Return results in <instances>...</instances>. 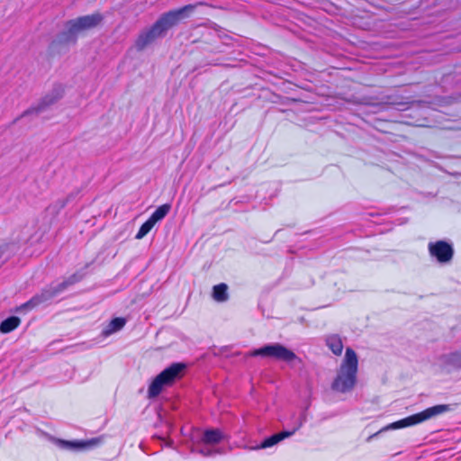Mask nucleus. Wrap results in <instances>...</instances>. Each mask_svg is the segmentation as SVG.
<instances>
[{"label":"nucleus","mask_w":461,"mask_h":461,"mask_svg":"<svg viewBox=\"0 0 461 461\" xmlns=\"http://www.w3.org/2000/svg\"><path fill=\"white\" fill-rule=\"evenodd\" d=\"M456 404H438L429 407L424 411L403 418L400 420L391 423L387 429H398L421 423L435 416L440 415L445 412L452 411L455 410Z\"/></svg>","instance_id":"20e7f679"},{"label":"nucleus","mask_w":461,"mask_h":461,"mask_svg":"<svg viewBox=\"0 0 461 461\" xmlns=\"http://www.w3.org/2000/svg\"><path fill=\"white\" fill-rule=\"evenodd\" d=\"M326 346L336 356H340L343 350V343L340 337L337 334H331L326 337Z\"/></svg>","instance_id":"4468645a"},{"label":"nucleus","mask_w":461,"mask_h":461,"mask_svg":"<svg viewBox=\"0 0 461 461\" xmlns=\"http://www.w3.org/2000/svg\"><path fill=\"white\" fill-rule=\"evenodd\" d=\"M430 254L437 258L439 262H447L451 259L453 250L450 245L444 241H438L436 243L429 244Z\"/></svg>","instance_id":"9d476101"},{"label":"nucleus","mask_w":461,"mask_h":461,"mask_svg":"<svg viewBox=\"0 0 461 461\" xmlns=\"http://www.w3.org/2000/svg\"><path fill=\"white\" fill-rule=\"evenodd\" d=\"M227 438L220 429H206L201 438V441L205 445H216Z\"/></svg>","instance_id":"f8f14e48"},{"label":"nucleus","mask_w":461,"mask_h":461,"mask_svg":"<svg viewBox=\"0 0 461 461\" xmlns=\"http://www.w3.org/2000/svg\"><path fill=\"white\" fill-rule=\"evenodd\" d=\"M228 286L225 284H220L213 286L212 297L218 302L225 301L228 297L227 294Z\"/></svg>","instance_id":"a211bd4d"},{"label":"nucleus","mask_w":461,"mask_h":461,"mask_svg":"<svg viewBox=\"0 0 461 461\" xmlns=\"http://www.w3.org/2000/svg\"><path fill=\"white\" fill-rule=\"evenodd\" d=\"M294 433V430L293 431H287L284 430L279 433L273 434L267 438H266L259 445L256 447H251L249 449L251 450H258V449H264L267 447H274L283 439L292 436Z\"/></svg>","instance_id":"9b49d317"},{"label":"nucleus","mask_w":461,"mask_h":461,"mask_svg":"<svg viewBox=\"0 0 461 461\" xmlns=\"http://www.w3.org/2000/svg\"><path fill=\"white\" fill-rule=\"evenodd\" d=\"M65 283L52 286L50 290L42 292L40 295H36L25 303L16 308L15 313L18 315H27L37 313L40 309L45 306L48 300L63 290Z\"/></svg>","instance_id":"39448f33"},{"label":"nucleus","mask_w":461,"mask_h":461,"mask_svg":"<svg viewBox=\"0 0 461 461\" xmlns=\"http://www.w3.org/2000/svg\"><path fill=\"white\" fill-rule=\"evenodd\" d=\"M185 367V364L176 362L161 371L150 383L148 389V398L157 397L165 386H169L176 380L180 379Z\"/></svg>","instance_id":"7ed1b4c3"},{"label":"nucleus","mask_w":461,"mask_h":461,"mask_svg":"<svg viewBox=\"0 0 461 461\" xmlns=\"http://www.w3.org/2000/svg\"><path fill=\"white\" fill-rule=\"evenodd\" d=\"M194 8V5H186L178 10L166 14L155 23L149 32L143 33L139 37L137 46L140 49L144 48L156 37L161 35L164 32L176 25L181 20L188 17Z\"/></svg>","instance_id":"f03ea898"},{"label":"nucleus","mask_w":461,"mask_h":461,"mask_svg":"<svg viewBox=\"0 0 461 461\" xmlns=\"http://www.w3.org/2000/svg\"><path fill=\"white\" fill-rule=\"evenodd\" d=\"M21 323V319H4L0 323V332L3 334L14 330Z\"/></svg>","instance_id":"2eb2a0df"},{"label":"nucleus","mask_w":461,"mask_h":461,"mask_svg":"<svg viewBox=\"0 0 461 461\" xmlns=\"http://www.w3.org/2000/svg\"><path fill=\"white\" fill-rule=\"evenodd\" d=\"M155 226V224L149 220L148 219L140 228L138 233L136 234V239L137 240H141L143 239L150 230L151 229Z\"/></svg>","instance_id":"6ab92c4d"},{"label":"nucleus","mask_w":461,"mask_h":461,"mask_svg":"<svg viewBox=\"0 0 461 461\" xmlns=\"http://www.w3.org/2000/svg\"><path fill=\"white\" fill-rule=\"evenodd\" d=\"M65 283L52 286L50 290L42 292L40 295H36L25 303L16 308L15 313L18 315H27L37 313L40 309L45 306L48 300L63 290Z\"/></svg>","instance_id":"423d86ee"},{"label":"nucleus","mask_w":461,"mask_h":461,"mask_svg":"<svg viewBox=\"0 0 461 461\" xmlns=\"http://www.w3.org/2000/svg\"><path fill=\"white\" fill-rule=\"evenodd\" d=\"M445 363L453 368H461V352L456 351L445 356Z\"/></svg>","instance_id":"dca6fc26"},{"label":"nucleus","mask_w":461,"mask_h":461,"mask_svg":"<svg viewBox=\"0 0 461 461\" xmlns=\"http://www.w3.org/2000/svg\"><path fill=\"white\" fill-rule=\"evenodd\" d=\"M127 319H112L111 321L103 329L102 336L106 338L121 330L126 324Z\"/></svg>","instance_id":"ddd939ff"},{"label":"nucleus","mask_w":461,"mask_h":461,"mask_svg":"<svg viewBox=\"0 0 461 461\" xmlns=\"http://www.w3.org/2000/svg\"><path fill=\"white\" fill-rule=\"evenodd\" d=\"M357 366L358 360L356 352L351 348H347L345 357L332 382L331 388L339 393L351 391L357 382Z\"/></svg>","instance_id":"f257e3e1"},{"label":"nucleus","mask_w":461,"mask_h":461,"mask_svg":"<svg viewBox=\"0 0 461 461\" xmlns=\"http://www.w3.org/2000/svg\"><path fill=\"white\" fill-rule=\"evenodd\" d=\"M248 357H272L287 363L293 362L297 358L294 352L280 343L264 345L248 353Z\"/></svg>","instance_id":"0eeeda50"},{"label":"nucleus","mask_w":461,"mask_h":461,"mask_svg":"<svg viewBox=\"0 0 461 461\" xmlns=\"http://www.w3.org/2000/svg\"><path fill=\"white\" fill-rule=\"evenodd\" d=\"M100 441L101 440L97 438L86 440H65L60 438H55L53 440V442L58 447L69 451L90 449L96 447L100 443Z\"/></svg>","instance_id":"1a4fd4ad"},{"label":"nucleus","mask_w":461,"mask_h":461,"mask_svg":"<svg viewBox=\"0 0 461 461\" xmlns=\"http://www.w3.org/2000/svg\"><path fill=\"white\" fill-rule=\"evenodd\" d=\"M194 451L203 456H212L222 454V451L220 449H212L207 447H198Z\"/></svg>","instance_id":"aec40b11"},{"label":"nucleus","mask_w":461,"mask_h":461,"mask_svg":"<svg viewBox=\"0 0 461 461\" xmlns=\"http://www.w3.org/2000/svg\"><path fill=\"white\" fill-rule=\"evenodd\" d=\"M171 206L169 204H163L159 206L149 218L154 224L161 221L170 211Z\"/></svg>","instance_id":"f3484780"},{"label":"nucleus","mask_w":461,"mask_h":461,"mask_svg":"<svg viewBox=\"0 0 461 461\" xmlns=\"http://www.w3.org/2000/svg\"><path fill=\"white\" fill-rule=\"evenodd\" d=\"M103 17L100 14H92L70 21L68 23V29L72 34L80 33L95 28L101 23Z\"/></svg>","instance_id":"6e6552de"}]
</instances>
